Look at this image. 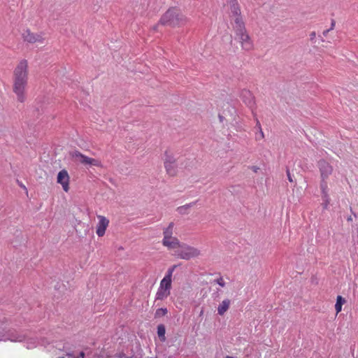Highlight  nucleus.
Masks as SVG:
<instances>
[{"mask_svg":"<svg viewBox=\"0 0 358 358\" xmlns=\"http://www.w3.org/2000/svg\"><path fill=\"white\" fill-rule=\"evenodd\" d=\"M29 79L28 62L26 59L21 60L13 71V91L17 96L19 102L25 101L27 96V87Z\"/></svg>","mask_w":358,"mask_h":358,"instance_id":"obj_1","label":"nucleus"},{"mask_svg":"<svg viewBox=\"0 0 358 358\" xmlns=\"http://www.w3.org/2000/svg\"><path fill=\"white\" fill-rule=\"evenodd\" d=\"M188 17L178 7L169 8L160 17L159 24L171 27H181L187 24Z\"/></svg>","mask_w":358,"mask_h":358,"instance_id":"obj_2","label":"nucleus"},{"mask_svg":"<svg viewBox=\"0 0 358 358\" xmlns=\"http://www.w3.org/2000/svg\"><path fill=\"white\" fill-rule=\"evenodd\" d=\"M233 29L236 35V40L239 43L241 49L249 52L254 49V43L249 35L245 24H239L237 26H233Z\"/></svg>","mask_w":358,"mask_h":358,"instance_id":"obj_3","label":"nucleus"},{"mask_svg":"<svg viewBox=\"0 0 358 358\" xmlns=\"http://www.w3.org/2000/svg\"><path fill=\"white\" fill-rule=\"evenodd\" d=\"M176 266L173 265L167 270V272L163 279L161 280L159 287L156 293L157 300H164L171 294L172 287V276Z\"/></svg>","mask_w":358,"mask_h":358,"instance_id":"obj_4","label":"nucleus"},{"mask_svg":"<svg viewBox=\"0 0 358 358\" xmlns=\"http://www.w3.org/2000/svg\"><path fill=\"white\" fill-rule=\"evenodd\" d=\"M318 168L320 173V188H324V187H329L328 186V179L329 177L332 174L334 168L333 166L325 160H320L318 162Z\"/></svg>","mask_w":358,"mask_h":358,"instance_id":"obj_5","label":"nucleus"},{"mask_svg":"<svg viewBox=\"0 0 358 358\" xmlns=\"http://www.w3.org/2000/svg\"><path fill=\"white\" fill-rule=\"evenodd\" d=\"M21 36L24 42L29 44H43L45 41L43 32H33L28 28L22 30Z\"/></svg>","mask_w":358,"mask_h":358,"instance_id":"obj_6","label":"nucleus"},{"mask_svg":"<svg viewBox=\"0 0 358 358\" xmlns=\"http://www.w3.org/2000/svg\"><path fill=\"white\" fill-rule=\"evenodd\" d=\"M176 255L182 259L189 260L200 256L201 251L195 247L187 244H181L176 252Z\"/></svg>","mask_w":358,"mask_h":358,"instance_id":"obj_7","label":"nucleus"},{"mask_svg":"<svg viewBox=\"0 0 358 358\" xmlns=\"http://www.w3.org/2000/svg\"><path fill=\"white\" fill-rule=\"evenodd\" d=\"M10 322L8 318L3 315V314L0 313V341L3 340V338H8L11 341L15 342H21L24 340V336H19L16 338H9V333H10Z\"/></svg>","mask_w":358,"mask_h":358,"instance_id":"obj_8","label":"nucleus"},{"mask_svg":"<svg viewBox=\"0 0 358 358\" xmlns=\"http://www.w3.org/2000/svg\"><path fill=\"white\" fill-rule=\"evenodd\" d=\"M164 164L166 173L170 176H175L178 173L176 159L173 153L166 150L164 154Z\"/></svg>","mask_w":358,"mask_h":358,"instance_id":"obj_9","label":"nucleus"},{"mask_svg":"<svg viewBox=\"0 0 358 358\" xmlns=\"http://www.w3.org/2000/svg\"><path fill=\"white\" fill-rule=\"evenodd\" d=\"M71 155L76 162H79L81 164L90 165L97 167L101 166V161L94 158L89 157L78 150L72 152Z\"/></svg>","mask_w":358,"mask_h":358,"instance_id":"obj_10","label":"nucleus"},{"mask_svg":"<svg viewBox=\"0 0 358 358\" xmlns=\"http://www.w3.org/2000/svg\"><path fill=\"white\" fill-rule=\"evenodd\" d=\"M229 10L232 14V17L234 20L233 26H237L238 24H245L243 17L241 15V8L238 4V2H235V3H232L228 6Z\"/></svg>","mask_w":358,"mask_h":358,"instance_id":"obj_11","label":"nucleus"},{"mask_svg":"<svg viewBox=\"0 0 358 358\" xmlns=\"http://www.w3.org/2000/svg\"><path fill=\"white\" fill-rule=\"evenodd\" d=\"M57 182L60 184L63 190L68 192L70 189V176L66 169L61 170L57 176Z\"/></svg>","mask_w":358,"mask_h":358,"instance_id":"obj_12","label":"nucleus"},{"mask_svg":"<svg viewBox=\"0 0 358 358\" xmlns=\"http://www.w3.org/2000/svg\"><path fill=\"white\" fill-rule=\"evenodd\" d=\"M97 219L99 220L96 229V233L98 236L102 237L104 236L106 231L109 225V220L106 217L103 215H97Z\"/></svg>","mask_w":358,"mask_h":358,"instance_id":"obj_13","label":"nucleus"},{"mask_svg":"<svg viewBox=\"0 0 358 358\" xmlns=\"http://www.w3.org/2000/svg\"><path fill=\"white\" fill-rule=\"evenodd\" d=\"M162 244H163V245H164L169 250H171V249L178 250V248L181 245L178 238L174 237V236L169 237L168 239H163Z\"/></svg>","mask_w":358,"mask_h":358,"instance_id":"obj_14","label":"nucleus"},{"mask_svg":"<svg viewBox=\"0 0 358 358\" xmlns=\"http://www.w3.org/2000/svg\"><path fill=\"white\" fill-rule=\"evenodd\" d=\"M322 192V206L324 209H327L328 206L330 203V198L329 195V187H324V188H320Z\"/></svg>","mask_w":358,"mask_h":358,"instance_id":"obj_15","label":"nucleus"},{"mask_svg":"<svg viewBox=\"0 0 358 358\" xmlns=\"http://www.w3.org/2000/svg\"><path fill=\"white\" fill-rule=\"evenodd\" d=\"M230 300L224 299L217 307V313L220 315H223L229 308Z\"/></svg>","mask_w":358,"mask_h":358,"instance_id":"obj_16","label":"nucleus"},{"mask_svg":"<svg viewBox=\"0 0 358 358\" xmlns=\"http://www.w3.org/2000/svg\"><path fill=\"white\" fill-rule=\"evenodd\" d=\"M173 227H174V223L170 222L169 226L164 229L163 234H164V238L163 239H168L169 237H172L173 233Z\"/></svg>","mask_w":358,"mask_h":358,"instance_id":"obj_17","label":"nucleus"},{"mask_svg":"<svg viewBox=\"0 0 358 358\" xmlns=\"http://www.w3.org/2000/svg\"><path fill=\"white\" fill-rule=\"evenodd\" d=\"M346 302L345 299L341 296H338L336 298V302L335 304V310L336 314L339 313L342 310L343 305Z\"/></svg>","mask_w":358,"mask_h":358,"instance_id":"obj_18","label":"nucleus"},{"mask_svg":"<svg viewBox=\"0 0 358 358\" xmlns=\"http://www.w3.org/2000/svg\"><path fill=\"white\" fill-rule=\"evenodd\" d=\"M166 329L163 324H159L157 327V334L162 341H165Z\"/></svg>","mask_w":358,"mask_h":358,"instance_id":"obj_19","label":"nucleus"},{"mask_svg":"<svg viewBox=\"0 0 358 358\" xmlns=\"http://www.w3.org/2000/svg\"><path fill=\"white\" fill-rule=\"evenodd\" d=\"M167 312H168V310H167V309L166 308H158L156 310L155 316L156 317L164 316L165 315H166Z\"/></svg>","mask_w":358,"mask_h":358,"instance_id":"obj_20","label":"nucleus"},{"mask_svg":"<svg viewBox=\"0 0 358 358\" xmlns=\"http://www.w3.org/2000/svg\"><path fill=\"white\" fill-rule=\"evenodd\" d=\"M193 205V203H189L185 206H180L178 208V211L181 214L185 213V210L189 208L192 207Z\"/></svg>","mask_w":358,"mask_h":358,"instance_id":"obj_21","label":"nucleus"},{"mask_svg":"<svg viewBox=\"0 0 358 358\" xmlns=\"http://www.w3.org/2000/svg\"><path fill=\"white\" fill-rule=\"evenodd\" d=\"M216 282L220 285L221 287H224L225 286V282H224V279L221 277V278H219L216 280Z\"/></svg>","mask_w":358,"mask_h":358,"instance_id":"obj_22","label":"nucleus"},{"mask_svg":"<svg viewBox=\"0 0 358 358\" xmlns=\"http://www.w3.org/2000/svg\"><path fill=\"white\" fill-rule=\"evenodd\" d=\"M250 169L252 171H254L255 173H257L259 171V168L258 166H251Z\"/></svg>","mask_w":358,"mask_h":358,"instance_id":"obj_23","label":"nucleus"},{"mask_svg":"<svg viewBox=\"0 0 358 358\" xmlns=\"http://www.w3.org/2000/svg\"><path fill=\"white\" fill-rule=\"evenodd\" d=\"M235 2H238L237 0H227V5H230L232 3H235Z\"/></svg>","mask_w":358,"mask_h":358,"instance_id":"obj_24","label":"nucleus"},{"mask_svg":"<svg viewBox=\"0 0 358 358\" xmlns=\"http://www.w3.org/2000/svg\"><path fill=\"white\" fill-rule=\"evenodd\" d=\"M335 24H336V22L334 20H331V27H330V30H333L334 29V27H335Z\"/></svg>","mask_w":358,"mask_h":358,"instance_id":"obj_25","label":"nucleus"},{"mask_svg":"<svg viewBox=\"0 0 358 358\" xmlns=\"http://www.w3.org/2000/svg\"><path fill=\"white\" fill-rule=\"evenodd\" d=\"M315 31H313L312 33H310V39L313 40L315 37Z\"/></svg>","mask_w":358,"mask_h":358,"instance_id":"obj_26","label":"nucleus"},{"mask_svg":"<svg viewBox=\"0 0 358 358\" xmlns=\"http://www.w3.org/2000/svg\"><path fill=\"white\" fill-rule=\"evenodd\" d=\"M85 352H80L79 357L80 358H85Z\"/></svg>","mask_w":358,"mask_h":358,"instance_id":"obj_27","label":"nucleus"},{"mask_svg":"<svg viewBox=\"0 0 358 358\" xmlns=\"http://www.w3.org/2000/svg\"><path fill=\"white\" fill-rule=\"evenodd\" d=\"M329 31H331L329 29H327V30L324 31H323V35L327 36V34H328V32H329Z\"/></svg>","mask_w":358,"mask_h":358,"instance_id":"obj_28","label":"nucleus"},{"mask_svg":"<svg viewBox=\"0 0 358 358\" xmlns=\"http://www.w3.org/2000/svg\"><path fill=\"white\" fill-rule=\"evenodd\" d=\"M157 27H158V24H156V25H155V26L152 27V29H153V30L157 31Z\"/></svg>","mask_w":358,"mask_h":358,"instance_id":"obj_29","label":"nucleus"},{"mask_svg":"<svg viewBox=\"0 0 358 358\" xmlns=\"http://www.w3.org/2000/svg\"><path fill=\"white\" fill-rule=\"evenodd\" d=\"M288 179L290 182H292V177L290 176L289 173H288Z\"/></svg>","mask_w":358,"mask_h":358,"instance_id":"obj_30","label":"nucleus"},{"mask_svg":"<svg viewBox=\"0 0 358 358\" xmlns=\"http://www.w3.org/2000/svg\"><path fill=\"white\" fill-rule=\"evenodd\" d=\"M245 93L246 94H248L249 96H252V95H251V94H250V92L246 91V92H245Z\"/></svg>","mask_w":358,"mask_h":358,"instance_id":"obj_31","label":"nucleus"},{"mask_svg":"<svg viewBox=\"0 0 358 358\" xmlns=\"http://www.w3.org/2000/svg\"><path fill=\"white\" fill-rule=\"evenodd\" d=\"M352 217H349L348 218V221H352Z\"/></svg>","mask_w":358,"mask_h":358,"instance_id":"obj_32","label":"nucleus"},{"mask_svg":"<svg viewBox=\"0 0 358 358\" xmlns=\"http://www.w3.org/2000/svg\"><path fill=\"white\" fill-rule=\"evenodd\" d=\"M260 135H262V136L264 137V133H263V131L262 130H261Z\"/></svg>","mask_w":358,"mask_h":358,"instance_id":"obj_33","label":"nucleus"},{"mask_svg":"<svg viewBox=\"0 0 358 358\" xmlns=\"http://www.w3.org/2000/svg\"><path fill=\"white\" fill-rule=\"evenodd\" d=\"M225 358H234V357H231V356H227Z\"/></svg>","mask_w":358,"mask_h":358,"instance_id":"obj_34","label":"nucleus"},{"mask_svg":"<svg viewBox=\"0 0 358 358\" xmlns=\"http://www.w3.org/2000/svg\"><path fill=\"white\" fill-rule=\"evenodd\" d=\"M58 358H64V357H58Z\"/></svg>","mask_w":358,"mask_h":358,"instance_id":"obj_35","label":"nucleus"}]
</instances>
